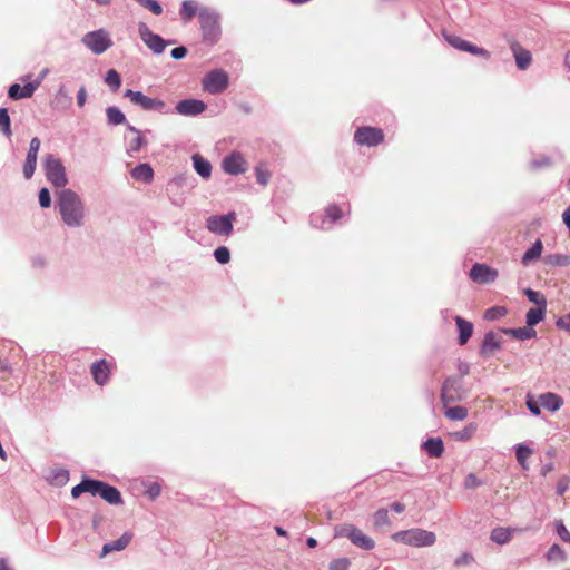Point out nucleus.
Masks as SVG:
<instances>
[{"instance_id": "f257e3e1", "label": "nucleus", "mask_w": 570, "mask_h": 570, "mask_svg": "<svg viewBox=\"0 0 570 570\" xmlns=\"http://www.w3.org/2000/svg\"><path fill=\"white\" fill-rule=\"evenodd\" d=\"M61 218L69 227H78L85 217V206L80 197L71 189L58 194L57 203Z\"/></svg>"}, {"instance_id": "f03ea898", "label": "nucleus", "mask_w": 570, "mask_h": 570, "mask_svg": "<svg viewBox=\"0 0 570 570\" xmlns=\"http://www.w3.org/2000/svg\"><path fill=\"white\" fill-rule=\"evenodd\" d=\"M441 402L444 407L451 403L461 402L466 397V390L463 387L462 379L449 376L441 387Z\"/></svg>"}, {"instance_id": "7ed1b4c3", "label": "nucleus", "mask_w": 570, "mask_h": 570, "mask_svg": "<svg viewBox=\"0 0 570 570\" xmlns=\"http://www.w3.org/2000/svg\"><path fill=\"white\" fill-rule=\"evenodd\" d=\"M348 538L353 544L364 550H372L375 542L353 524H341L335 528V538Z\"/></svg>"}, {"instance_id": "20e7f679", "label": "nucleus", "mask_w": 570, "mask_h": 570, "mask_svg": "<svg viewBox=\"0 0 570 570\" xmlns=\"http://www.w3.org/2000/svg\"><path fill=\"white\" fill-rule=\"evenodd\" d=\"M198 18L204 40L210 45L216 43L220 37L218 16L207 9H203L198 12Z\"/></svg>"}, {"instance_id": "39448f33", "label": "nucleus", "mask_w": 570, "mask_h": 570, "mask_svg": "<svg viewBox=\"0 0 570 570\" xmlns=\"http://www.w3.org/2000/svg\"><path fill=\"white\" fill-rule=\"evenodd\" d=\"M393 539L414 547H431L436 540L433 532L423 529L400 531L393 535Z\"/></svg>"}, {"instance_id": "423d86ee", "label": "nucleus", "mask_w": 570, "mask_h": 570, "mask_svg": "<svg viewBox=\"0 0 570 570\" xmlns=\"http://www.w3.org/2000/svg\"><path fill=\"white\" fill-rule=\"evenodd\" d=\"M43 168L47 179L56 187H63L67 184L66 169L61 160L53 155L43 158Z\"/></svg>"}, {"instance_id": "0eeeda50", "label": "nucleus", "mask_w": 570, "mask_h": 570, "mask_svg": "<svg viewBox=\"0 0 570 570\" xmlns=\"http://www.w3.org/2000/svg\"><path fill=\"white\" fill-rule=\"evenodd\" d=\"M229 78L227 72L220 69L208 72L202 81L203 89L212 95L225 91L228 87Z\"/></svg>"}, {"instance_id": "6e6552de", "label": "nucleus", "mask_w": 570, "mask_h": 570, "mask_svg": "<svg viewBox=\"0 0 570 570\" xmlns=\"http://www.w3.org/2000/svg\"><path fill=\"white\" fill-rule=\"evenodd\" d=\"M236 220V213L230 212L227 215H213L206 220V227L209 232L220 236H228L233 232V223Z\"/></svg>"}, {"instance_id": "1a4fd4ad", "label": "nucleus", "mask_w": 570, "mask_h": 570, "mask_svg": "<svg viewBox=\"0 0 570 570\" xmlns=\"http://www.w3.org/2000/svg\"><path fill=\"white\" fill-rule=\"evenodd\" d=\"M82 42L96 55H101L112 46L108 32L104 29L86 33L82 38Z\"/></svg>"}, {"instance_id": "9d476101", "label": "nucleus", "mask_w": 570, "mask_h": 570, "mask_svg": "<svg viewBox=\"0 0 570 570\" xmlns=\"http://www.w3.org/2000/svg\"><path fill=\"white\" fill-rule=\"evenodd\" d=\"M385 135L377 127H360L354 132V140L361 146L374 147L384 141Z\"/></svg>"}, {"instance_id": "9b49d317", "label": "nucleus", "mask_w": 570, "mask_h": 570, "mask_svg": "<svg viewBox=\"0 0 570 570\" xmlns=\"http://www.w3.org/2000/svg\"><path fill=\"white\" fill-rule=\"evenodd\" d=\"M138 33L142 42L156 55L163 53L167 41L154 33L145 22L138 23Z\"/></svg>"}, {"instance_id": "f8f14e48", "label": "nucleus", "mask_w": 570, "mask_h": 570, "mask_svg": "<svg viewBox=\"0 0 570 570\" xmlns=\"http://www.w3.org/2000/svg\"><path fill=\"white\" fill-rule=\"evenodd\" d=\"M125 97L129 98V100L137 106H140L144 110H163L165 107V102L158 98H150L145 96L141 91H134L131 89H127L125 91Z\"/></svg>"}, {"instance_id": "ddd939ff", "label": "nucleus", "mask_w": 570, "mask_h": 570, "mask_svg": "<svg viewBox=\"0 0 570 570\" xmlns=\"http://www.w3.org/2000/svg\"><path fill=\"white\" fill-rule=\"evenodd\" d=\"M445 40L455 49L458 50H461V51H466V52H470L472 55H475V56H479V57H482L484 59H490L491 57V53L482 48V47H478L458 36H454V35H446L445 36Z\"/></svg>"}, {"instance_id": "4468645a", "label": "nucleus", "mask_w": 570, "mask_h": 570, "mask_svg": "<svg viewBox=\"0 0 570 570\" xmlns=\"http://www.w3.org/2000/svg\"><path fill=\"white\" fill-rule=\"evenodd\" d=\"M498 272L485 264H474L470 272V278L474 283L487 284L497 281Z\"/></svg>"}, {"instance_id": "2eb2a0df", "label": "nucleus", "mask_w": 570, "mask_h": 570, "mask_svg": "<svg viewBox=\"0 0 570 570\" xmlns=\"http://www.w3.org/2000/svg\"><path fill=\"white\" fill-rule=\"evenodd\" d=\"M223 168L227 174L238 175L246 171V161L238 153H234L223 160Z\"/></svg>"}, {"instance_id": "dca6fc26", "label": "nucleus", "mask_w": 570, "mask_h": 570, "mask_svg": "<svg viewBox=\"0 0 570 570\" xmlns=\"http://www.w3.org/2000/svg\"><path fill=\"white\" fill-rule=\"evenodd\" d=\"M206 109V105L202 100L185 99L177 104L176 110L184 116H196Z\"/></svg>"}, {"instance_id": "f3484780", "label": "nucleus", "mask_w": 570, "mask_h": 570, "mask_svg": "<svg viewBox=\"0 0 570 570\" xmlns=\"http://www.w3.org/2000/svg\"><path fill=\"white\" fill-rule=\"evenodd\" d=\"M510 49L514 56L518 68L520 70H525L532 61L531 52L522 48L518 41L511 42Z\"/></svg>"}, {"instance_id": "a211bd4d", "label": "nucleus", "mask_w": 570, "mask_h": 570, "mask_svg": "<svg viewBox=\"0 0 570 570\" xmlns=\"http://www.w3.org/2000/svg\"><path fill=\"white\" fill-rule=\"evenodd\" d=\"M40 82H29L21 87L18 83H13L10 86L8 95L11 99L19 100L23 98H30L32 97L36 89L39 87Z\"/></svg>"}, {"instance_id": "6ab92c4d", "label": "nucleus", "mask_w": 570, "mask_h": 570, "mask_svg": "<svg viewBox=\"0 0 570 570\" xmlns=\"http://www.w3.org/2000/svg\"><path fill=\"white\" fill-rule=\"evenodd\" d=\"M91 375L98 385H105L109 381L110 366L106 360H100L91 365Z\"/></svg>"}, {"instance_id": "aec40b11", "label": "nucleus", "mask_w": 570, "mask_h": 570, "mask_svg": "<svg viewBox=\"0 0 570 570\" xmlns=\"http://www.w3.org/2000/svg\"><path fill=\"white\" fill-rule=\"evenodd\" d=\"M501 348V338L493 332H488L484 335V340L480 350L481 355L490 356L493 355L498 350Z\"/></svg>"}, {"instance_id": "412c9836", "label": "nucleus", "mask_w": 570, "mask_h": 570, "mask_svg": "<svg viewBox=\"0 0 570 570\" xmlns=\"http://www.w3.org/2000/svg\"><path fill=\"white\" fill-rule=\"evenodd\" d=\"M132 539V534L129 532H125L119 539L105 543L100 553V557L104 558L108 553L112 551H121L128 547Z\"/></svg>"}, {"instance_id": "4be33fe9", "label": "nucleus", "mask_w": 570, "mask_h": 570, "mask_svg": "<svg viewBox=\"0 0 570 570\" xmlns=\"http://www.w3.org/2000/svg\"><path fill=\"white\" fill-rule=\"evenodd\" d=\"M131 177L137 181L150 184L154 178V169L149 164H140L131 170Z\"/></svg>"}, {"instance_id": "5701e85b", "label": "nucleus", "mask_w": 570, "mask_h": 570, "mask_svg": "<svg viewBox=\"0 0 570 570\" xmlns=\"http://www.w3.org/2000/svg\"><path fill=\"white\" fill-rule=\"evenodd\" d=\"M105 501L110 504H120L122 503L121 494L115 487H111L105 482H102V487L98 493Z\"/></svg>"}, {"instance_id": "b1692460", "label": "nucleus", "mask_w": 570, "mask_h": 570, "mask_svg": "<svg viewBox=\"0 0 570 570\" xmlns=\"http://www.w3.org/2000/svg\"><path fill=\"white\" fill-rule=\"evenodd\" d=\"M539 402L541 406L551 412L559 410L562 405V399L559 395L551 392L541 394L539 396Z\"/></svg>"}, {"instance_id": "393cba45", "label": "nucleus", "mask_w": 570, "mask_h": 570, "mask_svg": "<svg viewBox=\"0 0 570 570\" xmlns=\"http://www.w3.org/2000/svg\"><path fill=\"white\" fill-rule=\"evenodd\" d=\"M455 323H456V326H458L459 333H460L459 343L461 345H464L472 336L473 324L469 321H465L461 316L455 317Z\"/></svg>"}, {"instance_id": "a878e982", "label": "nucleus", "mask_w": 570, "mask_h": 570, "mask_svg": "<svg viewBox=\"0 0 570 570\" xmlns=\"http://www.w3.org/2000/svg\"><path fill=\"white\" fill-rule=\"evenodd\" d=\"M424 450L431 458H440L444 452V445L440 438H431L423 444Z\"/></svg>"}, {"instance_id": "bb28decb", "label": "nucleus", "mask_w": 570, "mask_h": 570, "mask_svg": "<svg viewBox=\"0 0 570 570\" xmlns=\"http://www.w3.org/2000/svg\"><path fill=\"white\" fill-rule=\"evenodd\" d=\"M194 168L199 176L207 179L212 174V165L200 155L196 154L193 156Z\"/></svg>"}, {"instance_id": "cd10ccee", "label": "nucleus", "mask_w": 570, "mask_h": 570, "mask_svg": "<svg viewBox=\"0 0 570 570\" xmlns=\"http://www.w3.org/2000/svg\"><path fill=\"white\" fill-rule=\"evenodd\" d=\"M503 332L519 341H525V340L535 337V335H537L535 330H533L532 326H528V325L524 327L503 330Z\"/></svg>"}, {"instance_id": "c85d7f7f", "label": "nucleus", "mask_w": 570, "mask_h": 570, "mask_svg": "<svg viewBox=\"0 0 570 570\" xmlns=\"http://www.w3.org/2000/svg\"><path fill=\"white\" fill-rule=\"evenodd\" d=\"M543 250V244L540 239L535 240L533 245L523 254L522 264L529 265L531 262L540 258Z\"/></svg>"}, {"instance_id": "c756f323", "label": "nucleus", "mask_w": 570, "mask_h": 570, "mask_svg": "<svg viewBox=\"0 0 570 570\" xmlns=\"http://www.w3.org/2000/svg\"><path fill=\"white\" fill-rule=\"evenodd\" d=\"M197 3L194 0H184L179 14L185 23L189 22L197 14Z\"/></svg>"}, {"instance_id": "7c9ffc66", "label": "nucleus", "mask_w": 570, "mask_h": 570, "mask_svg": "<svg viewBox=\"0 0 570 570\" xmlns=\"http://www.w3.org/2000/svg\"><path fill=\"white\" fill-rule=\"evenodd\" d=\"M543 264L547 266H570V255L549 254L543 257Z\"/></svg>"}, {"instance_id": "2f4dec72", "label": "nucleus", "mask_w": 570, "mask_h": 570, "mask_svg": "<svg viewBox=\"0 0 570 570\" xmlns=\"http://www.w3.org/2000/svg\"><path fill=\"white\" fill-rule=\"evenodd\" d=\"M37 151L30 149L28 150L23 166V175L26 179H30L33 176L37 166Z\"/></svg>"}, {"instance_id": "473e14b6", "label": "nucleus", "mask_w": 570, "mask_h": 570, "mask_svg": "<svg viewBox=\"0 0 570 570\" xmlns=\"http://www.w3.org/2000/svg\"><path fill=\"white\" fill-rule=\"evenodd\" d=\"M546 558L549 562L560 563L566 561L567 554L559 544L554 543L547 551Z\"/></svg>"}, {"instance_id": "72a5a7b5", "label": "nucleus", "mask_w": 570, "mask_h": 570, "mask_svg": "<svg viewBox=\"0 0 570 570\" xmlns=\"http://www.w3.org/2000/svg\"><path fill=\"white\" fill-rule=\"evenodd\" d=\"M546 314V306H537L533 308H530L527 313V325L528 326H534L538 323H540Z\"/></svg>"}, {"instance_id": "f704fd0d", "label": "nucleus", "mask_w": 570, "mask_h": 570, "mask_svg": "<svg viewBox=\"0 0 570 570\" xmlns=\"http://www.w3.org/2000/svg\"><path fill=\"white\" fill-rule=\"evenodd\" d=\"M444 415L452 421H463L468 416V410L464 406L448 407Z\"/></svg>"}, {"instance_id": "c9c22d12", "label": "nucleus", "mask_w": 570, "mask_h": 570, "mask_svg": "<svg viewBox=\"0 0 570 570\" xmlns=\"http://www.w3.org/2000/svg\"><path fill=\"white\" fill-rule=\"evenodd\" d=\"M373 524L375 528L390 527L391 520L386 509L377 510L373 515Z\"/></svg>"}, {"instance_id": "e433bc0d", "label": "nucleus", "mask_w": 570, "mask_h": 570, "mask_svg": "<svg viewBox=\"0 0 570 570\" xmlns=\"http://www.w3.org/2000/svg\"><path fill=\"white\" fill-rule=\"evenodd\" d=\"M128 129L135 135V137L129 141V149L130 151H138L144 145H146V140L141 132L135 127L129 126Z\"/></svg>"}, {"instance_id": "4c0bfd02", "label": "nucleus", "mask_w": 570, "mask_h": 570, "mask_svg": "<svg viewBox=\"0 0 570 570\" xmlns=\"http://www.w3.org/2000/svg\"><path fill=\"white\" fill-rule=\"evenodd\" d=\"M108 122L111 125H121L126 121L125 115L117 107H109L106 110Z\"/></svg>"}, {"instance_id": "58836bf2", "label": "nucleus", "mask_w": 570, "mask_h": 570, "mask_svg": "<svg viewBox=\"0 0 570 570\" xmlns=\"http://www.w3.org/2000/svg\"><path fill=\"white\" fill-rule=\"evenodd\" d=\"M532 454V450L524 445V444H518L517 446V450H515V455H517V460L518 462L520 463V465L522 468H527V460L530 458V455Z\"/></svg>"}, {"instance_id": "ea45409f", "label": "nucleus", "mask_w": 570, "mask_h": 570, "mask_svg": "<svg viewBox=\"0 0 570 570\" xmlns=\"http://www.w3.org/2000/svg\"><path fill=\"white\" fill-rule=\"evenodd\" d=\"M510 531L504 528H497L491 532L492 541L499 544L508 543L510 541Z\"/></svg>"}, {"instance_id": "a19ab883", "label": "nucleus", "mask_w": 570, "mask_h": 570, "mask_svg": "<svg viewBox=\"0 0 570 570\" xmlns=\"http://www.w3.org/2000/svg\"><path fill=\"white\" fill-rule=\"evenodd\" d=\"M105 81L114 91L118 90L121 86L120 76L115 69L108 70Z\"/></svg>"}, {"instance_id": "79ce46f5", "label": "nucleus", "mask_w": 570, "mask_h": 570, "mask_svg": "<svg viewBox=\"0 0 570 570\" xmlns=\"http://www.w3.org/2000/svg\"><path fill=\"white\" fill-rule=\"evenodd\" d=\"M476 431V426L473 423H470L464 429L453 433V436L458 441H469Z\"/></svg>"}, {"instance_id": "37998d69", "label": "nucleus", "mask_w": 570, "mask_h": 570, "mask_svg": "<svg viewBox=\"0 0 570 570\" xmlns=\"http://www.w3.org/2000/svg\"><path fill=\"white\" fill-rule=\"evenodd\" d=\"M0 129L7 136H11L10 117L7 108H0Z\"/></svg>"}, {"instance_id": "c03bdc74", "label": "nucleus", "mask_w": 570, "mask_h": 570, "mask_svg": "<svg viewBox=\"0 0 570 570\" xmlns=\"http://www.w3.org/2000/svg\"><path fill=\"white\" fill-rule=\"evenodd\" d=\"M507 313L508 309L504 306H493L484 312V318L489 321H494L505 316Z\"/></svg>"}, {"instance_id": "a18cd8bd", "label": "nucleus", "mask_w": 570, "mask_h": 570, "mask_svg": "<svg viewBox=\"0 0 570 570\" xmlns=\"http://www.w3.org/2000/svg\"><path fill=\"white\" fill-rule=\"evenodd\" d=\"M524 295L528 297L530 302L534 303L537 306H547L546 297L540 292L527 288L524 291Z\"/></svg>"}, {"instance_id": "49530a36", "label": "nucleus", "mask_w": 570, "mask_h": 570, "mask_svg": "<svg viewBox=\"0 0 570 570\" xmlns=\"http://www.w3.org/2000/svg\"><path fill=\"white\" fill-rule=\"evenodd\" d=\"M255 174H256V179L261 185L266 186L268 184V181L271 179V171L267 169V167L264 164H259L255 168Z\"/></svg>"}, {"instance_id": "de8ad7c7", "label": "nucleus", "mask_w": 570, "mask_h": 570, "mask_svg": "<svg viewBox=\"0 0 570 570\" xmlns=\"http://www.w3.org/2000/svg\"><path fill=\"white\" fill-rule=\"evenodd\" d=\"M69 480V472L65 469H58L52 471L51 482L55 485H65Z\"/></svg>"}, {"instance_id": "09e8293b", "label": "nucleus", "mask_w": 570, "mask_h": 570, "mask_svg": "<svg viewBox=\"0 0 570 570\" xmlns=\"http://www.w3.org/2000/svg\"><path fill=\"white\" fill-rule=\"evenodd\" d=\"M85 490L92 495H98L100 488L102 487V481L92 480V479H83Z\"/></svg>"}, {"instance_id": "8fccbe9b", "label": "nucleus", "mask_w": 570, "mask_h": 570, "mask_svg": "<svg viewBox=\"0 0 570 570\" xmlns=\"http://www.w3.org/2000/svg\"><path fill=\"white\" fill-rule=\"evenodd\" d=\"M215 259L220 264H226L230 259L229 249L226 246H220L214 252Z\"/></svg>"}, {"instance_id": "3c124183", "label": "nucleus", "mask_w": 570, "mask_h": 570, "mask_svg": "<svg viewBox=\"0 0 570 570\" xmlns=\"http://www.w3.org/2000/svg\"><path fill=\"white\" fill-rule=\"evenodd\" d=\"M351 564V561L348 558H338L334 559L330 562L328 569L330 570H347Z\"/></svg>"}, {"instance_id": "603ef678", "label": "nucleus", "mask_w": 570, "mask_h": 570, "mask_svg": "<svg viewBox=\"0 0 570 570\" xmlns=\"http://www.w3.org/2000/svg\"><path fill=\"white\" fill-rule=\"evenodd\" d=\"M325 214L331 222H336L343 216L342 209L334 204L326 207Z\"/></svg>"}, {"instance_id": "864d4df0", "label": "nucleus", "mask_w": 570, "mask_h": 570, "mask_svg": "<svg viewBox=\"0 0 570 570\" xmlns=\"http://www.w3.org/2000/svg\"><path fill=\"white\" fill-rule=\"evenodd\" d=\"M39 204L42 208H48L51 205V197L48 188H41L39 191Z\"/></svg>"}, {"instance_id": "5fc2aeb1", "label": "nucleus", "mask_w": 570, "mask_h": 570, "mask_svg": "<svg viewBox=\"0 0 570 570\" xmlns=\"http://www.w3.org/2000/svg\"><path fill=\"white\" fill-rule=\"evenodd\" d=\"M556 529H557V533L558 535L566 542H570V532L568 531V529L566 528V525L563 524L562 521H558L557 522V525H556Z\"/></svg>"}, {"instance_id": "6e6d98bb", "label": "nucleus", "mask_w": 570, "mask_h": 570, "mask_svg": "<svg viewBox=\"0 0 570 570\" xmlns=\"http://www.w3.org/2000/svg\"><path fill=\"white\" fill-rule=\"evenodd\" d=\"M481 484H482V482L473 473L468 474L465 478V481H464V487L466 489H475V488L480 487Z\"/></svg>"}, {"instance_id": "4d7b16f0", "label": "nucleus", "mask_w": 570, "mask_h": 570, "mask_svg": "<svg viewBox=\"0 0 570 570\" xmlns=\"http://www.w3.org/2000/svg\"><path fill=\"white\" fill-rule=\"evenodd\" d=\"M527 406L529 411L534 415H539L541 413L539 403L531 397H528Z\"/></svg>"}, {"instance_id": "13d9d810", "label": "nucleus", "mask_w": 570, "mask_h": 570, "mask_svg": "<svg viewBox=\"0 0 570 570\" xmlns=\"http://www.w3.org/2000/svg\"><path fill=\"white\" fill-rule=\"evenodd\" d=\"M557 326L570 333V313L557 321Z\"/></svg>"}, {"instance_id": "bf43d9fd", "label": "nucleus", "mask_w": 570, "mask_h": 570, "mask_svg": "<svg viewBox=\"0 0 570 570\" xmlns=\"http://www.w3.org/2000/svg\"><path fill=\"white\" fill-rule=\"evenodd\" d=\"M171 57L176 60L183 59L187 55V49L183 46L176 47L171 50Z\"/></svg>"}, {"instance_id": "052dcab7", "label": "nucleus", "mask_w": 570, "mask_h": 570, "mask_svg": "<svg viewBox=\"0 0 570 570\" xmlns=\"http://www.w3.org/2000/svg\"><path fill=\"white\" fill-rule=\"evenodd\" d=\"M472 561V556L469 553H463L455 560V566L469 564Z\"/></svg>"}, {"instance_id": "680f3d73", "label": "nucleus", "mask_w": 570, "mask_h": 570, "mask_svg": "<svg viewBox=\"0 0 570 570\" xmlns=\"http://www.w3.org/2000/svg\"><path fill=\"white\" fill-rule=\"evenodd\" d=\"M83 492H86V490H85V482L82 480L79 484H77L76 487L72 488L71 495L73 498H78Z\"/></svg>"}, {"instance_id": "e2e57ef3", "label": "nucleus", "mask_w": 570, "mask_h": 570, "mask_svg": "<svg viewBox=\"0 0 570 570\" xmlns=\"http://www.w3.org/2000/svg\"><path fill=\"white\" fill-rule=\"evenodd\" d=\"M147 493L151 499H155L160 494V487L154 483L148 488Z\"/></svg>"}, {"instance_id": "0e129e2a", "label": "nucleus", "mask_w": 570, "mask_h": 570, "mask_svg": "<svg viewBox=\"0 0 570 570\" xmlns=\"http://www.w3.org/2000/svg\"><path fill=\"white\" fill-rule=\"evenodd\" d=\"M87 99V92L86 89L82 87L77 94V104L79 107H82Z\"/></svg>"}, {"instance_id": "69168bd1", "label": "nucleus", "mask_w": 570, "mask_h": 570, "mask_svg": "<svg viewBox=\"0 0 570 570\" xmlns=\"http://www.w3.org/2000/svg\"><path fill=\"white\" fill-rule=\"evenodd\" d=\"M552 161L549 157H542L540 159H537L533 161V166L535 168H540V167H543V166H551Z\"/></svg>"}, {"instance_id": "338daca9", "label": "nucleus", "mask_w": 570, "mask_h": 570, "mask_svg": "<svg viewBox=\"0 0 570 570\" xmlns=\"http://www.w3.org/2000/svg\"><path fill=\"white\" fill-rule=\"evenodd\" d=\"M40 144H41V142H40L39 138L35 137V138H32V139H31V141H30L29 149H30V150H35V151H37V153H38V151H39V149H40Z\"/></svg>"}, {"instance_id": "774afa93", "label": "nucleus", "mask_w": 570, "mask_h": 570, "mask_svg": "<svg viewBox=\"0 0 570 570\" xmlns=\"http://www.w3.org/2000/svg\"><path fill=\"white\" fill-rule=\"evenodd\" d=\"M391 509L396 513H402L405 510V507L403 503L395 502L391 505Z\"/></svg>"}]
</instances>
